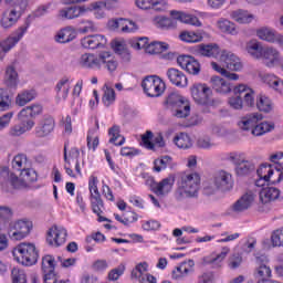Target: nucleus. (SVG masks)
<instances>
[{"instance_id":"1","label":"nucleus","mask_w":283,"mask_h":283,"mask_svg":"<svg viewBox=\"0 0 283 283\" xmlns=\"http://www.w3.org/2000/svg\"><path fill=\"white\" fill-rule=\"evenodd\" d=\"M169 14L170 18L165 15H156L153 19V23H155V25L158 28H176L175 21H179V23H185L186 25L202 28V21H200V19H206L207 17V12L198 10H195L193 13H188L180 10H171Z\"/></svg>"},{"instance_id":"2","label":"nucleus","mask_w":283,"mask_h":283,"mask_svg":"<svg viewBox=\"0 0 283 283\" xmlns=\"http://www.w3.org/2000/svg\"><path fill=\"white\" fill-rule=\"evenodd\" d=\"M38 178L36 170L31 167H27L20 171V178L14 172H10V168L8 167L0 168V184L4 191H10V187L12 189H25L30 182H36Z\"/></svg>"},{"instance_id":"3","label":"nucleus","mask_w":283,"mask_h":283,"mask_svg":"<svg viewBox=\"0 0 283 283\" xmlns=\"http://www.w3.org/2000/svg\"><path fill=\"white\" fill-rule=\"evenodd\" d=\"M200 191V176L197 172H185L180 176L176 196L179 200L182 198H198Z\"/></svg>"},{"instance_id":"4","label":"nucleus","mask_w":283,"mask_h":283,"mask_svg":"<svg viewBox=\"0 0 283 283\" xmlns=\"http://www.w3.org/2000/svg\"><path fill=\"white\" fill-rule=\"evenodd\" d=\"M11 253L14 262L22 264V266H34L39 262V249L32 242L19 243Z\"/></svg>"},{"instance_id":"5","label":"nucleus","mask_w":283,"mask_h":283,"mask_svg":"<svg viewBox=\"0 0 283 283\" xmlns=\"http://www.w3.org/2000/svg\"><path fill=\"white\" fill-rule=\"evenodd\" d=\"M166 109L175 118H188L191 114V101L180 93H170L166 98Z\"/></svg>"},{"instance_id":"6","label":"nucleus","mask_w":283,"mask_h":283,"mask_svg":"<svg viewBox=\"0 0 283 283\" xmlns=\"http://www.w3.org/2000/svg\"><path fill=\"white\" fill-rule=\"evenodd\" d=\"M190 96L197 103L203 107H218L219 101L213 98V90L211 86L205 83H195L190 86Z\"/></svg>"},{"instance_id":"7","label":"nucleus","mask_w":283,"mask_h":283,"mask_svg":"<svg viewBox=\"0 0 283 283\" xmlns=\"http://www.w3.org/2000/svg\"><path fill=\"white\" fill-rule=\"evenodd\" d=\"M258 179L255 187H264L265 185H280L283 180V174L271 163H263L256 169Z\"/></svg>"},{"instance_id":"8","label":"nucleus","mask_w":283,"mask_h":283,"mask_svg":"<svg viewBox=\"0 0 283 283\" xmlns=\"http://www.w3.org/2000/svg\"><path fill=\"white\" fill-rule=\"evenodd\" d=\"M81 151L78 148H71L67 153V146L64 147V169L70 178H83V171L81 170Z\"/></svg>"},{"instance_id":"9","label":"nucleus","mask_w":283,"mask_h":283,"mask_svg":"<svg viewBox=\"0 0 283 283\" xmlns=\"http://www.w3.org/2000/svg\"><path fill=\"white\" fill-rule=\"evenodd\" d=\"M98 176L96 172H93L88 177V193H90V202L92 207L93 213L96 216H101L103 213V198H101V191L98 190L99 185Z\"/></svg>"},{"instance_id":"10","label":"nucleus","mask_w":283,"mask_h":283,"mask_svg":"<svg viewBox=\"0 0 283 283\" xmlns=\"http://www.w3.org/2000/svg\"><path fill=\"white\" fill-rule=\"evenodd\" d=\"M33 223L29 219H20L10 224L8 230V235L10 240L19 242L25 240L28 235L32 232Z\"/></svg>"},{"instance_id":"11","label":"nucleus","mask_w":283,"mask_h":283,"mask_svg":"<svg viewBox=\"0 0 283 283\" xmlns=\"http://www.w3.org/2000/svg\"><path fill=\"white\" fill-rule=\"evenodd\" d=\"M111 32H120L122 34H136L140 30V25L136 21L127 18H115L107 22Z\"/></svg>"},{"instance_id":"12","label":"nucleus","mask_w":283,"mask_h":283,"mask_svg":"<svg viewBox=\"0 0 283 283\" xmlns=\"http://www.w3.org/2000/svg\"><path fill=\"white\" fill-rule=\"evenodd\" d=\"M142 87L145 94L150 98H158V96H163V94H165V90H167L165 81L157 75H149L145 77L142 82Z\"/></svg>"},{"instance_id":"13","label":"nucleus","mask_w":283,"mask_h":283,"mask_svg":"<svg viewBox=\"0 0 283 283\" xmlns=\"http://www.w3.org/2000/svg\"><path fill=\"white\" fill-rule=\"evenodd\" d=\"M23 17V7L15 4L7 8L0 18V27L2 30H12Z\"/></svg>"},{"instance_id":"14","label":"nucleus","mask_w":283,"mask_h":283,"mask_svg":"<svg viewBox=\"0 0 283 283\" xmlns=\"http://www.w3.org/2000/svg\"><path fill=\"white\" fill-rule=\"evenodd\" d=\"M27 32H28V27H20L14 32H12L9 36H7L0 42L1 60L6 57V55L8 54V52H10V50L17 48V45L19 44V41H21L23 36H25Z\"/></svg>"},{"instance_id":"15","label":"nucleus","mask_w":283,"mask_h":283,"mask_svg":"<svg viewBox=\"0 0 283 283\" xmlns=\"http://www.w3.org/2000/svg\"><path fill=\"white\" fill-rule=\"evenodd\" d=\"M260 61L265 67L273 70L282 65L283 56L280 50H277L275 46H265L263 49V53L261 54Z\"/></svg>"},{"instance_id":"16","label":"nucleus","mask_w":283,"mask_h":283,"mask_svg":"<svg viewBox=\"0 0 283 283\" xmlns=\"http://www.w3.org/2000/svg\"><path fill=\"white\" fill-rule=\"evenodd\" d=\"M219 63V65H222V67H226L231 72H242V70H244V64L242 63L240 56L228 50H223L221 52Z\"/></svg>"},{"instance_id":"17","label":"nucleus","mask_w":283,"mask_h":283,"mask_svg":"<svg viewBox=\"0 0 283 283\" xmlns=\"http://www.w3.org/2000/svg\"><path fill=\"white\" fill-rule=\"evenodd\" d=\"M46 242L50 247H63L67 242V229L63 226H53L46 232Z\"/></svg>"},{"instance_id":"18","label":"nucleus","mask_w":283,"mask_h":283,"mask_svg":"<svg viewBox=\"0 0 283 283\" xmlns=\"http://www.w3.org/2000/svg\"><path fill=\"white\" fill-rule=\"evenodd\" d=\"M135 6L138 10L151 11L157 14H165L169 10L168 0H135Z\"/></svg>"},{"instance_id":"19","label":"nucleus","mask_w":283,"mask_h":283,"mask_svg":"<svg viewBox=\"0 0 283 283\" xmlns=\"http://www.w3.org/2000/svg\"><path fill=\"white\" fill-rule=\"evenodd\" d=\"M73 83L74 77L70 75H65L56 82L54 92L57 103H65V101H67Z\"/></svg>"},{"instance_id":"20","label":"nucleus","mask_w":283,"mask_h":283,"mask_svg":"<svg viewBox=\"0 0 283 283\" xmlns=\"http://www.w3.org/2000/svg\"><path fill=\"white\" fill-rule=\"evenodd\" d=\"M235 165L237 176H248L253 169V163H251L243 153H231L229 157Z\"/></svg>"},{"instance_id":"21","label":"nucleus","mask_w":283,"mask_h":283,"mask_svg":"<svg viewBox=\"0 0 283 283\" xmlns=\"http://www.w3.org/2000/svg\"><path fill=\"white\" fill-rule=\"evenodd\" d=\"M97 70H106L109 74H114L118 70V60L109 51H102L97 54Z\"/></svg>"},{"instance_id":"22","label":"nucleus","mask_w":283,"mask_h":283,"mask_svg":"<svg viewBox=\"0 0 283 283\" xmlns=\"http://www.w3.org/2000/svg\"><path fill=\"white\" fill-rule=\"evenodd\" d=\"M256 198L258 192L253 190H248L232 205V211H234L235 213H242L243 211H248V209H251L252 206L255 205Z\"/></svg>"},{"instance_id":"23","label":"nucleus","mask_w":283,"mask_h":283,"mask_svg":"<svg viewBox=\"0 0 283 283\" xmlns=\"http://www.w3.org/2000/svg\"><path fill=\"white\" fill-rule=\"evenodd\" d=\"M193 271H196V262H193V260H186L172 269L171 280L182 282V280L189 277Z\"/></svg>"},{"instance_id":"24","label":"nucleus","mask_w":283,"mask_h":283,"mask_svg":"<svg viewBox=\"0 0 283 283\" xmlns=\"http://www.w3.org/2000/svg\"><path fill=\"white\" fill-rule=\"evenodd\" d=\"M264 116L261 113H248L237 120V127L241 132H250L253 134V128L255 127V123H260Z\"/></svg>"},{"instance_id":"25","label":"nucleus","mask_w":283,"mask_h":283,"mask_svg":"<svg viewBox=\"0 0 283 283\" xmlns=\"http://www.w3.org/2000/svg\"><path fill=\"white\" fill-rule=\"evenodd\" d=\"M87 10L86 4L65 7L59 11L57 18L62 19V21H72L73 19H78V17H85Z\"/></svg>"},{"instance_id":"26","label":"nucleus","mask_w":283,"mask_h":283,"mask_svg":"<svg viewBox=\"0 0 283 283\" xmlns=\"http://www.w3.org/2000/svg\"><path fill=\"white\" fill-rule=\"evenodd\" d=\"M84 50H98L107 46V38L103 34H91L81 39Z\"/></svg>"},{"instance_id":"27","label":"nucleus","mask_w":283,"mask_h":283,"mask_svg":"<svg viewBox=\"0 0 283 283\" xmlns=\"http://www.w3.org/2000/svg\"><path fill=\"white\" fill-rule=\"evenodd\" d=\"M177 63L181 70H185V72H188V74H192L193 76H198V74H200V62H198V60H196L193 56L179 55L177 57Z\"/></svg>"},{"instance_id":"28","label":"nucleus","mask_w":283,"mask_h":283,"mask_svg":"<svg viewBox=\"0 0 283 283\" xmlns=\"http://www.w3.org/2000/svg\"><path fill=\"white\" fill-rule=\"evenodd\" d=\"M222 49L217 43L199 44L196 46V53L206 59H220L222 56Z\"/></svg>"},{"instance_id":"29","label":"nucleus","mask_w":283,"mask_h":283,"mask_svg":"<svg viewBox=\"0 0 283 283\" xmlns=\"http://www.w3.org/2000/svg\"><path fill=\"white\" fill-rule=\"evenodd\" d=\"M19 123L9 128L8 136L11 138H21V136L34 129V119L19 120Z\"/></svg>"},{"instance_id":"30","label":"nucleus","mask_w":283,"mask_h":283,"mask_svg":"<svg viewBox=\"0 0 283 283\" xmlns=\"http://www.w3.org/2000/svg\"><path fill=\"white\" fill-rule=\"evenodd\" d=\"M166 76L171 85H175L176 87H180L181 90L189 87V78H187V75L178 69H168Z\"/></svg>"},{"instance_id":"31","label":"nucleus","mask_w":283,"mask_h":283,"mask_svg":"<svg viewBox=\"0 0 283 283\" xmlns=\"http://www.w3.org/2000/svg\"><path fill=\"white\" fill-rule=\"evenodd\" d=\"M175 184L176 177L170 175L164 178L161 181L154 184L151 189L156 196H167L168 193H171Z\"/></svg>"},{"instance_id":"32","label":"nucleus","mask_w":283,"mask_h":283,"mask_svg":"<svg viewBox=\"0 0 283 283\" xmlns=\"http://www.w3.org/2000/svg\"><path fill=\"white\" fill-rule=\"evenodd\" d=\"M4 85L9 90H18L21 80H19V72L17 71V66L14 64L8 65L4 71Z\"/></svg>"},{"instance_id":"33","label":"nucleus","mask_w":283,"mask_h":283,"mask_svg":"<svg viewBox=\"0 0 283 283\" xmlns=\"http://www.w3.org/2000/svg\"><path fill=\"white\" fill-rule=\"evenodd\" d=\"M230 19H232L234 23H239V25H249V23L255 21V14L249 10L235 9L230 12Z\"/></svg>"},{"instance_id":"34","label":"nucleus","mask_w":283,"mask_h":283,"mask_svg":"<svg viewBox=\"0 0 283 283\" xmlns=\"http://www.w3.org/2000/svg\"><path fill=\"white\" fill-rule=\"evenodd\" d=\"M43 114V106L39 103L25 106L18 113V120H30V118H36Z\"/></svg>"},{"instance_id":"35","label":"nucleus","mask_w":283,"mask_h":283,"mask_svg":"<svg viewBox=\"0 0 283 283\" xmlns=\"http://www.w3.org/2000/svg\"><path fill=\"white\" fill-rule=\"evenodd\" d=\"M216 25L219 32H221L222 34H230V36H238V34H240V29L238 28V24L227 18H220L217 21Z\"/></svg>"},{"instance_id":"36","label":"nucleus","mask_w":283,"mask_h":283,"mask_svg":"<svg viewBox=\"0 0 283 283\" xmlns=\"http://www.w3.org/2000/svg\"><path fill=\"white\" fill-rule=\"evenodd\" d=\"M230 252L231 249H229V247H223L219 254H210L208 256H205L203 264H210L211 266H213V269H220Z\"/></svg>"},{"instance_id":"37","label":"nucleus","mask_w":283,"mask_h":283,"mask_svg":"<svg viewBox=\"0 0 283 283\" xmlns=\"http://www.w3.org/2000/svg\"><path fill=\"white\" fill-rule=\"evenodd\" d=\"M78 36V31L74 27H65L54 35L55 43H70Z\"/></svg>"},{"instance_id":"38","label":"nucleus","mask_w":283,"mask_h":283,"mask_svg":"<svg viewBox=\"0 0 283 283\" xmlns=\"http://www.w3.org/2000/svg\"><path fill=\"white\" fill-rule=\"evenodd\" d=\"M54 118L45 117L40 122V124L35 127L34 133L38 138H48L52 132H54Z\"/></svg>"},{"instance_id":"39","label":"nucleus","mask_w":283,"mask_h":283,"mask_svg":"<svg viewBox=\"0 0 283 283\" xmlns=\"http://www.w3.org/2000/svg\"><path fill=\"white\" fill-rule=\"evenodd\" d=\"M111 45L115 54L122 56L124 61H129V59H132V53L129 52V48L127 46L126 39L116 38L112 41Z\"/></svg>"},{"instance_id":"40","label":"nucleus","mask_w":283,"mask_h":283,"mask_svg":"<svg viewBox=\"0 0 283 283\" xmlns=\"http://www.w3.org/2000/svg\"><path fill=\"white\" fill-rule=\"evenodd\" d=\"M275 129V123L271 120H260L255 123L254 128L252 129V136L260 138L261 136H266Z\"/></svg>"},{"instance_id":"41","label":"nucleus","mask_w":283,"mask_h":283,"mask_svg":"<svg viewBox=\"0 0 283 283\" xmlns=\"http://www.w3.org/2000/svg\"><path fill=\"white\" fill-rule=\"evenodd\" d=\"M210 84L217 94H231V82L218 75L210 78Z\"/></svg>"},{"instance_id":"42","label":"nucleus","mask_w":283,"mask_h":283,"mask_svg":"<svg viewBox=\"0 0 283 283\" xmlns=\"http://www.w3.org/2000/svg\"><path fill=\"white\" fill-rule=\"evenodd\" d=\"M205 30L182 31L179 34V39L184 43H202L205 41Z\"/></svg>"},{"instance_id":"43","label":"nucleus","mask_w":283,"mask_h":283,"mask_svg":"<svg viewBox=\"0 0 283 283\" xmlns=\"http://www.w3.org/2000/svg\"><path fill=\"white\" fill-rule=\"evenodd\" d=\"M261 81L265 83V85H269L271 90H274L277 94L283 96V80L275 76L274 74H265L261 75Z\"/></svg>"},{"instance_id":"44","label":"nucleus","mask_w":283,"mask_h":283,"mask_svg":"<svg viewBox=\"0 0 283 283\" xmlns=\"http://www.w3.org/2000/svg\"><path fill=\"white\" fill-rule=\"evenodd\" d=\"M78 65L84 70H97L98 67V54L84 53L78 59Z\"/></svg>"},{"instance_id":"45","label":"nucleus","mask_w":283,"mask_h":283,"mask_svg":"<svg viewBox=\"0 0 283 283\" xmlns=\"http://www.w3.org/2000/svg\"><path fill=\"white\" fill-rule=\"evenodd\" d=\"M256 109L262 114H271L275 109V104L269 96L261 94L256 96Z\"/></svg>"},{"instance_id":"46","label":"nucleus","mask_w":283,"mask_h":283,"mask_svg":"<svg viewBox=\"0 0 283 283\" xmlns=\"http://www.w3.org/2000/svg\"><path fill=\"white\" fill-rule=\"evenodd\" d=\"M259 198L263 205L273 202V200H277V198H280V189L275 187L262 188L259 192Z\"/></svg>"},{"instance_id":"47","label":"nucleus","mask_w":283,"mask_h":283,"mask_svg":"<svg viewBox=\"0 0 283 283\" xmlns=\"http://www.w3.org/2000/svg\"><path fill=\"white\" fill-rule=\"evenodd\" d=\"M264 48L262 46V43L258 40H251L245 45V52L254 59L255 61H260L262 57V53L264 52Z\"/></svg>"},{"instance_id":"48","label":"nucleus","mask_w":283,"mask_h":283,"mask_svg":"<svg viewBox=\"0 0 283 283\" xmlns=\"http://www.w3.org/2000/svg\"><path fill=\"white\" fill-rule=\"evenodd\" d=\"M256 36L261 41L266 43H275V38L277 36V31L271 27H261L256 29Z\"/></svg>"},{"instance_id":"49","label":"nucleus","mask_w":283,"mask_h":283,"mask_svg":"<svg viewBox=\"0 0 283 283\" xmlns=\"http://www.w3.org/2000/svg\"><path fill=\"white\" fill-rule=\"evenodd\" d=\"M214 187L222 191L231 187V174L224 170L219 171L214 177Z\"/></svg>"},{"instance_id":"50","label":"nucleus","mask_w":283,"mask_h":283,"mask_svg":"<svg viewBox=\"0 0 283 283\" xmlns=\"http://www.w3.org/2000/svg\"><path fill=\"white\" fill-rule=\"evenodd\" d=\"M35 98H36V91L24 90L17 95L15 104L19 105V107H25L28 103H31V101H34Z\"/></svg>"},{"instance_id":"51","label":"nucleus","mask_w":283,"mask_h":283,"mask_svg":"<svg viewBox=\"0 0 283 283\" xmlns=\"http://www.w3.org/2000/svg\"><path fill=\"white\" fill-rule=\"evenodd\" d=\"M174 144L178 149H191L193 140L187 133H180L174 137Z\"/></svg>"},{"instance_id":"52","label":"nucleus","mask_w":283,"mask_h":283,"mask_svg":"<svg viewBox=\"0 0 283 283\" xmlns=\"http://www.w3.org/2000/svg\"><path fill=\"white\" fill-rule=\"evenodd\" d=\"M102 103L105 107H112L116 103V91L107 83L103 86Z\"/></svg>"},{"instance_id":"53","label":"nucleus","mask_w":283,"mask_h":283,"mask_svg":"<svg viewBox=\"0 0 283 283\" xmlns=\"http://www.w3.org/2000/svg\"><path fill=\"white\" fill-rule=\"evenodd\" d=\"M86 8H88L87 14L88 12H94L95 19H105V8H107V2H92L91 4H86Z\"/></svg>"},{"instance_id":"54","label":"nucleus","mask_w":283,"mask_h":283,"mask_svg":"<svg viewBox=\"0 0 283 283\" xmlns=\"http://www.w3.org/2000/svg\"><path fill=\"white\" fill-rule=\"evenodd\" d=\"M210 65L214 72H217L218 74H221V76H224L226 78H229V81L240 80V75L238 73H231L229 70H227L224 66H222L218 62H211Z\"/></svg>"},{"instance_id":"55","label":"nucleus","mask_w":283,"mask_h":283,"mask_svg":"<svg viewBox=\"0 0 283 283\" xmlns=\"http://www.w3.org/2000/svg\"><path fill=\"white\" fill-rule=\"evenodd\" d=\"M169 50V43L163 41H153L146 48L147 54H163Z\"/></svg>"},{"instance_id":"56","label":"nucleus","mask_w":283,"mask_h":283,"mask_svg":"<svg viewBox=\"0 0 283 283\" xmlns=\"http://www.w3.org/2000/svg\"><path fill=\"white\" fill-rule=\"evenodd\" d=\"M11 167L15 171H22L27 169V167H31L30 161L28 160V156L23 154H18L13 157L11 161Z\"/></svg>"},{"instance_id":"57","label":"nucleus","mask_w":283,"mask_h":283,"mask_svg":"<svg viewBox=\"0 0 283 283\" xmlns=\"http://www.w3.org/2000/svg\"><path fill=\"white\" fill-rule=\"evenodd\" d=\"M57 256L46 254L42 258V271L43 273H50L56 271Z\"/></svg>"},{"instance_id":"58","label":"nucleus","mask_w":283,"mask_h":283,"mask_svg":"<svg viewBox=\"0 0 283 283\" xmlns=\"http://www.w3.org/2000/svg\"><path fill=\"white\" fill-rule=\"evenodd\" d=\"M98 123H96V126L94 128H91L87 134V147L92 151H96L98 148Z\"/></svg>"},{"instance_id":"59","label":"nucleus","mask_w":283,"mask_h":283,"mask_svg":"<svg viewBox=\"0 0 283 283\" xmlns=\"http://www.w3.org/2000/svg\"><path fill=\"white\" fill-rule=\"evenodd\" d=\"M269 163L273 164L274 168H276V171H281L283 174V151L282 150H275L270 153L268 156Z\"/></svg>"},{"instance_id":"60","label":"nucleus","mask_w":283,"mask_h":283,"mask_svg":"<svg viewBox=\"0 0 283 283\" xmlns=\"http://www.w3.org/2000/svg\"><path fill=\"white\" fill-rule=\"evenodd\" d=\"M109 143L116 146L125 145V138L120 135V127L113 126L108 130Z\"/></svg>"},{"instance_id":"61","label":"nucleus","mask_w":283,"mask_h":283,"mask_svg":"<svg viewBox=\"0 0 283 283\" xmlns=\"http://www.w3.org/2000/svg\"><path fill=\"white\" fill-rule=\"evenodd\" d=\"M147 271H149V264L147 262L138 263L132 271L133 280H140L147 274Z\"/></svg>"},{"instance_id":"62","label":"nucleus","mask_w":283,"mask_h":283,"mask_svg":"<svg viewBox=\"0 0 283 283\" xmlns=\"http://www.w3.org/2000/svg\"><path fill=\"white\" fill-rule=\"evenodd\" d=\"M80 25L81 27L77 30V32H80V34H87L90 32H96V24L92 20H87V19L80 20Z\"/></svg>"},{"instance_id":"63","label":"nucleus","mask_w":283,"mask_h":283,"mask_svg":"<svg viewBox=\"0 0 283 283\" xmlns=\"http://www.w3.org/2000/svg\"><path fill=\"white\" fill-rule=\"evenodd\" d=\"M12 283H28L25 271L19 268H13L11 271Z\"/></svg>"},{"instance_id":"64","label":"nucleus","mask_w":283,"mask_h":283,"mask_svg":"<svg viewBox=\"0 0 283 283\" xmlns=\"http://www.w3.org/2000/svg\"><path fill=\"white\" fill-rule=\"evenodd\" d=\"M271 244L274 248L283 247V228L276 229L272 232Z\"/></svg>"}]
</instances>
